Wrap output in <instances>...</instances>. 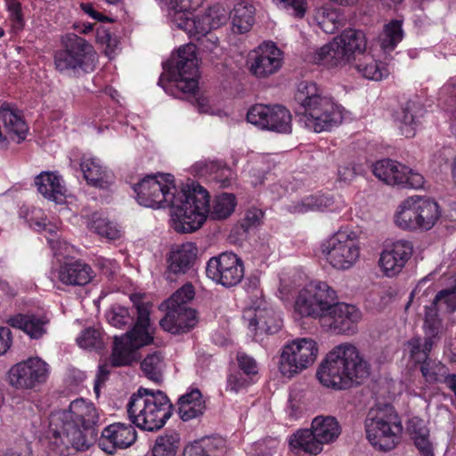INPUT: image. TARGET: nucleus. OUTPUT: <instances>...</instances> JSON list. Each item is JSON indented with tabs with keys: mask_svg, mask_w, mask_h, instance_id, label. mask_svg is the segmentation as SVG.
<instances>
[{
	"mask_svg": "<svg viewBox=\"0 0 456 456\" xmlns=\"http://www.w3.org/2000/svg\"><path fill=\"white\" fill-rule=\"evenodd\" d=\"M100 414L94 404L78 398L69 403L68 410L52 415L50 430L55 444L84 452L96 442Z\"/></svg>",
	"mask_w": 456,
	"mask_h": 456,
	"instance_id": "obj_1",
	"label": "nucleus"
},
{
	"mask_svg": "<svg viewBox=\"0 0 456 456\" xmlns=\"http://www.w3.org/2000/svg\"><path fill=\"white\" fill-rule=\"evenodd\" d=\"M183 198L184 202L177 209L178 223L175 226L176 232L183 233L198 230L208 217L212 220L226 219L237 205L234 194L223 192L216 196L210 207L208 191L196 182L187 184V193Z\"/></svg>",
	"mask_w": 456,
	"mask_h": 456,
	"instance_id": "obj_2",
	"label": "nucleus"
},
{
	"mask_svg": "<svg viewBox=\"0 0 456 456\" xmlns=\"http://www.w3.org/2000/svg\"><path fill=\"white\" fill-rule=\"evenodd\" d=\"M370 375V364L352 344L335 346L319 367L316 376L320 382L337 390L360 384Z\"/></svg>",
	"mask_w": 456,
	"mask_h": 456,
	"instance_id": "obj_3",
	"label": "nucleus"
},
{
	"mask_svg": "<svg viewBox=\"0 0 456 456\" xmlns=\"http://www.w3.org/2000/svg\"><path fill=\"white\" fill-rule=\"evenodd\" d=\"M295 101L302 109L300 122L315 133L330 131L342 123V108L332 98L323 95L313 82L302 81L297 85Z\"/></svg>",
	"mask_w": 456,
	"mask_h": 456,
	"instance_id": "obj_4",
	"label": "nucleus"
},
{
	"mask_svg": "<svg viewBox=\"0 0 456 456\" xmlns=\"http://www.w3.org/2000/svg\"><path fill=\"white\" fill-rule=\"evenodd\" d=\"M128 418L143 431L161 429L172 416L173 405L165 393L140 387L126 405Z\"/></svg>",
	"mask_w": 456,
	"mask_h": 456,
	"instance_id": "obj_5",
	"label": "nucleus"
},
{
	"mask_svg": "<svg viewBox=\"0 0 456 456\" xmlns=\"http://www.w3.org/2000/svg\"><path fill=\"white\" fill-rule=\"evenodd\" d=\"M163 73L158 84L166 93L176 98L183 95H193L198 89V59L196 45L187 44L181 46L176 56L164 65Z\"/></svg>",
	"mask_w": 456,
	"mask_h": 456,
	"instance_id": "obj_6",
	"label": "nucleus"
},
{
	"mask_svg": "<svg viewBox=\"0 0 456 456\" xmlns=\"http://www.w3.org/2000/svg\"><path fill=\"white\" fill-rule=\"evenodd\" d=\"M131 300L136 308V322L131 330L120 338L115 336L110 359L111 365L114 367L132 364L137 360V349L153 341L150 330L151 305L140 302L136 295H132Z\"/></svg>",
	"mask_w": 456,
	"mask_h": 456,
	"instance_id": "obj_7",
	"label": "nucleus"
},
{
	"mask_svg": "<svg viewBox=\"0 0 456 456\" xmlns=\"http://www.w3.org/2000/svg\"><path fill=\"white\" fill-rule=\"evenodd\" d=\"M364 426L368 441L380 451H390L401 441L402 420L391 404H377L370 408Z\"/></svg>",
	"mask_w": 456,
	"mask_h": 456,
	"instance_id": "obj_8",
	"label": "nucleus"
},
{
	"mask_svg": "<svg viewBox=\"0 0 456 456\" xmlns=\"http://www.w3.org/2000/svg\"><path fill=\"white\" fill-rule=\"evenodd\" d=\"M160 180L156 175H147L139 183L134 184L133 189L136 193V200L142 206L147 208H161L165 205L173 208L174 227L178 223L176 216L179 205L183 203V194L187 189L177 192L173 184V175L170 174L159 175Z\"/></svg>",
	"mask_w": 456,
	"mask_h": 456,
	"instance_id": "obj_9",
	"label": "nucleus"
},
{
	"mask_svg": "<svg viewBox=\"0 0 456 456\" xmlns=\"http://www.w3.org/2000/svg\"><path fill=\"white\" fill-rule=\"evenodd\" d=\"M342 428L333 416L319 415L313 419L310 428L299 429L289 436V444L296 453L318 455L323 446L338 440Z\"/></svg>",
	"mask_w": 456,
	"mask_h": 456,
	"instance_id": "obj_10",
	"label": "nucleus"
},
{
	"mask_svg": "<svg viewBox=\"0 0 456 456\" xmlns=\"http://www.w3.org/2000/svg\"><path fill=\"white\" fill-rule=\"evenodd\" d=\"M367 39L363 31L359 29H346L339 36L314 53V61L327 68L344 66L354 61L366 50Z\"/></svg>",
	"mask_w": 456,
	"mask_h": 456,
	"instance_id": "obj_11",
	"label": "nucleus"
},
{
	"mask_svg": "<svg viewBox=\"0 0 456 456\" xmlns=\"http://www.w3.org/2000/svg\"><path fill=\"white\" fill-rule=\"evenodd\" d=\"M322 253L336 269L351 268L360 256L358 236L351 229L344 228L324 240L321 245Z\"/></svg>",
	"mask_w": 456,
	"mask_h": 456,
	"instance_id": "obj_12",
	"label": "nucleus"
},
{
	"mask_svg": "<svg viewBox=\"0 0 456 456\" xmlns=\"http://www.w3.org/2000/svg\"><path fill=\"white\" fill-rule=\"evenodd\" d=\"M64 49L54 54L55 69L61 74L71 76L85 70L94 55V47L85 38L69 33L63 38Z\"/></svg>",
	"mask_w": 456,
	"mask_h": 456,
	"instance_id": "obj_13",
	"label": "nucleus"
},
{
	"mask_svg": "<svg viewBox=\"0 0 456 456\" xmlns=\"http://www.w3.org/2000/svg\"><path fill=\"white\" fill-rule=\"evenodd\" d=\"M337 299L335 290L327 283L312 282L301 289L296 298L294 309L301 317L319 319L322 324L332 300Z\"/></svg>",
	"mask_w": 456,
	"mask_h": 456,
	"instance_id": "obj_14",
	"label": "nucleus"
},
{
	"mask_svg": "<svg viewBox=\"0 0 456 456\" xmlns=\"http://www.w3.org/2000/svg\"><path fill=\"white\" fill-rule=\"evenodd\" d=\"M317 354L318 346L314 340L308 338H297L283 346L279 370L283 376L291 378L313 365Z\"/></svg>",
	"mask_w": 456,
	"mask_h": 456,
	"instance_id": "obj_15",
	"label": "nucleus"
},
{
	"mask_svg": "<svg viewBox=\"0 0 456 456\" xmlns=\"http://www.w3.org/2000/svg\"><path fill=\"white\" fill-rule=\"evenodd\" d=\"M49 365L39 357L14 364L9 370V382L16 389H34L44 384L49 376Z\"/></svg>",
	"mask_w": 456,
	"mask_h": 456,
	"instance_id": "obj_16",
	"label": "nucleus"
},
{
	"mask_svg": "<svg viewBox=\"0 0 456 456\" xmlns=\"http://www.w3.org/2000/svg\"><path fill=\"white\" fill-rule=\"evenodd\" d=\"M290 112L281 105L256 104L247 113V120L260 127L277 133L289 134L292 130Z\"/></svg>",
	"mask_w": 456,
	"mask_h": 456,
	"instance_id": "obj_17",
	"label": "nucleus"
},
{
	"mask_svg": "<svg viewBox=\"0 0 456 456\" xmlns=\"http://www.w3.org/2000/svg\"><path fill=\"white\" fill-rule=\"evenodd\" d=\"M206 273L216 283L228 288L240 282L244 276V268L237 255L224 252L208 260Z\"/></svg>",
	"mask_w": 456,
	"mask_h": 456,
	"instance_id": "obj_18",
	"label": "nucleus"
},
{
	"mask_svg": "<svg viewBox=\"0 0 456 456\" xmlns=\"http://www.w3.org/2000/svg\"><path fill=\"white\" fill-rule=\"evenodd\" d=\"M361 319L362 314L358 308L353 305L338 303L336 299L329 306L322 325L339 334H354Z\"/></svg>",
	"mask_w": 456,
	"mask_h": 456,
	"instance_id": "obj_19",
	"label": "nucleus"
},
{
	"mask_svg": "<svg viewBox=\"0 0 456 456\" xmlns=\"http://www.w3.org/2000/svg\"><path fill=\"white\" fill-rule=\"evenodd\" d=\"M137 435L131 424L113 423L104 428L96 442L99 448L108 454L126 449L134 444Z\"/></svg>",
	"mask_w": 456,
	"mask_h": 456,
	"instance_id": "obj_20",
	"label": "nucleus"
},
{
	"mask_svg": "<svg viewBox=\"0 0 456 456\" xmlns=\"http://www.w3.org/2000/svg\"><path fill=\"white\" fill-rule=\"evenodd\" d=\"M282 52L273 43L260 45L250 57V72L258 78L268 77L281 68Z\"/></svg>",
	"mask_w": 456,
	"mask_h": 456,
	"instance_id": "obj_21",
	"label": "nucleus"
},
{
	"mask_svg": "<svg viewBox=\"0 0 456 456\" xmlns=\"http://www.w3.org/2000/svg\"><path fill=\"white\" fill-rule=\"evenodd\" d=\"M412 252L413 245L409 240H400L387 246L381 252L379 261L385 275L394 277L400 273Z\"/></svg>",
	"mask_w": 456,
	"mask_h": 456,
	"instance_id": "obj_22",
	"label": "nucleus"
},
{
	"mask_svg": "<svg viewBox=\"0 0 456 456\" xmlns=\"http://www.w3.org/2000/svg\"><path fill=\"white\" fill-rule=\"evenodd\" d=\"M243 319L248 322L254 337L274 334L280 330L282 322L276 313L266 305L245 310Z\"/></svg>",
	"mask_w": 456,
	"mask_h": 456,
	"instance_id": "obj_23",
	"label": "nucleus"
},
{
	"mask_svg": "<svg viewBox=\"0 0 456 456\" xmlns=\"http://www.w3.org/2000/svg\"><path fill=\"white\" fill-rule=\"evenodd\" d=\"M198 254V248L192 242L175 245L170 249L167 262V279L174 281L175 276L188 273L193 266Z\"/></svg>",
	"mask_w": 456,
	"mask_h": 456,
	"instance_id": "obj_24",
	"label": "nucleus"
},
{
	"mask_svg": "<svg viewBox=\"0 0 456 456\" xmlns=\"http://www.w3.org/2000/svg\"><path fill=\"white\" fill-rule=\"evenodd\" d=\"M198 322L196 311L191 307L167 308L166 316L159 322L166 331L172 334L185 333Z\"/></svg>",
	"mask_w": 456,
	"mask_h": 456,
	"instance_id": "obj_25",
	"label": "nucleus"
},
{
	"mask_svg": "<svg viewBox=\"0 0 456 456\" xmlns=\"http://www.w3.org/2000/svg\"><path fill=\"white\" fill-rule=\"evenodd\" d=\"M227 11L220 4H215L202 15L195 16L193 20L185 23L187 34H204L219 28L227 20Z\"/></svg>",
	"mask_w": 456,
	"mask_h": 456,
	"instance_id": "obj_26",
	"label": "nucleus"
},
{
	"mask_svg": "<svg viewBox=\"0 0 456 456\" xmlns=\"http://www.w3.org/2000/svg\"><path fill=\"white\" fill-rule=\"evenodd\" d=\"M93 270L90 265L81 261L66 263L53 273V280L58 279L61 283L71 286H84L91 281Z\"/></svg>",
	"mask_w": 456,
	"mask_h": 456,
	"instance_id": "obj_27",
	"label": "nucleus"
},
{
	"mask_svg": "<svg viewBox=\"0 0 456 456\" xmlns=\"http://www.w3.org/2000/svg\"><path fill=\"white\" fill-rule=\"evenodd\" d=\"M49 322V318L45 314H17L9 318L7 323L22 330L30 338L38 339L47 332Z\"/></svg>",
	"mask_w": 456,
	"mask_h": 456,
	"instance_id": "obj_28",
	"label": "nucleus"
},
{
	"mask_svg": "<svg viewBox=\"0 0 456 456\" xmlns=\"http://www.w3.org/2000/svg\"><path fill=\"white\" fill-rule=\"evenodd\" d=\"M37 191L45 199L55 203H61L65 199V188L61 184V176L56 173L44 171L35 177Z\"/></svg>",
	"mask_w": 456,
	"mask_h": 456,
	"instance_id": "obj_29",
	"label": "nucleus"
},
{
	"mask_svg": "<svg viewBox=\"0 0 456 456\" xmlns=\"http://www.w3.org/2000/svg\"><path fill=\"white\" fill-rule=\"evenodd\" d=\"M424 115L423 105L418 101H408L397 113L402 134L408 138L415 135L416 128Z\"/></svg>",
	"mask_w": 456,
	"mask_h": 456,
	"instance_id": "obj_30",
	"label": "nucleus"
},
{
	"mask_svg": "<svg viewBox=\"0 0 456 456\" xmlns=\"http://www.w3.org/2000/svg\"><path fill=\"white\" fill-rule=\"evenodd\" d=\"M169 8L168 16L172 23L185 32V23L193 20L191 11L201 5L203 0H163Z\"/></svg>",
	"mask_w": 456,
	"mask_h": 456,
	"instance_id": "obj_31",
	"label": "nucleus"
},
{
	"mask_svg": "<svg viewBox=\"0 0 456 456\" xmlns=\"http://www.w3.org/2000/svg\"><path fill=\"white\" fill-rule=\"evenodd\" d=\"M192 168L200 176L213 174V179L220 188L229 187L234 179L232 171L219 162L201 160L196 162Z\"/></svg>",
	"mask_w": 456,
	"mask_h": 456,
	"instance_id": "obj_32",
	"label": "nucleus"
},
{
	"mask_svg": "<svg viewBox=\"0 0 456 456\" xmlns=\"http://www.w3.org/2000/svg\"><path fill=\"white\" fill-rule=\"evenodd\" d=\"M205 409L206 406L201 393L197 388L183 395L178 401V413L183 421H189L201 416Z\"/></svg>",
	"mask_w": 456,
	"mask_h": 456,
	"instance_id": "obj_33",
	"label": "nucleus"
},
{
	"mask_svg": "<svg viewBox=\"0 0 456 456\" xmlns=\"http://www.w3.org/2000/svg\"><path fill=\"white\" fill-rule=\"evenodd\" d=\"M354 67L366 79L379 81L388 76L385 66L378 62L370 53L360 54L354 61Z\"/></svg>",
	"mask_w": 456,
	"mask_h": 456,
	"instance_id": "obj_34",
	"label": "nucleus"
},
{
	"mask_svg": "<svg viewBox=\"0 0 456 456\" xmlns=\"http://www.w3.org/2000/svg\"><path fill=\"white\" fill-rule=\"evenodd\" d=\"M417 213L415 196L409 197L398 207V210L395 215V223L403 230L414 231L420 229Z\"/></svg>",
	"mask_w": 456,
	"mask_h": 456,
	"instance_id": "obj_35",
	"label": "nucleus"
},
{
	"mask_svg": "<svg viewBox=\"0 0 456 456\" xmlns=\"http://www.w3.org/2000/svg\"><path fill=\"white\" fill-rule=\"evenodd\" d=\"M417 210L421 230H430L441 216L438 204L427 197L415 196Z\"/></svg>",
	"mask_w": 456,
	"mask_h": 456,
	"instance_id": "obj_36",
	"label": "nucleus"
},
{
	"mask_svg": "<svg viewBox=\"0 0 456 456\" xmlns=\"http://www.w3.org/2000/svg\"><path fill=\"white\" fill-rule=\"evenodd\" d=\"M255 8L245 2L238 3L231 12L232 31L238 34L248 32L255 22Z\"/></svg>",
	"mask_w": 456,
	"mask_h": 456,
	"instance_id": "obj_37",
	"label": "nucleus"
},
{
	"mask_svg": "<svg viewBox=\"0 0 456 456\" xmlns=\"http://www.w3.org/2000/svg\"><path fill=\"white\" fill-rule=\"evenodd\" d=\"M0 118L4 122L5 129L11 134V138L17 142L25 139L28 132V126L23 118L9 107H1Z\"/></svg>",
	"mask_w": 456,
	"mask_h": 456,
	"instance_id": "obj_38",
	"label": "nucleus"
},
{
	"mask_svg": "<svg viewBox=\"0 0 456 456\" xmlns=\"http://www.w3.org/2000/svg\"><path fill=\"white\" fill-rule=\"evenodd\" d=\"M80 167L87 183L99 188L107 186L108 175L98 159H83Z\"/></svg>",
	"mask_w": 456,
	"mask_h": 456,
	"instance_id": "obj_39",
	"label": "nucleus"
},
{
	"mask_svg": "<svg viewBox=\"0 0 456 456\" xmlns=\"http://www.w3.org/2000/svg\"><path fill=\"white\" fill-rule=\"evenodd\" d=\"M180 445V436L175 431H168L159 436L151 447V456H175Z\"/></svg>",
	"mask_w": 456,
	"mask_h": 456,
	"instance_id": "obj_40",
	"label": "nucleus"
},
{
	"mask_svg": "<svg viewBox=\"0 0 456 456\" xmlns=\"http://www.w3.org/2000/svg\"><path fill=\"white\" fill-rule=\"evenodd\" d=\"M164 369L165 361L160 352L149 354L141 362V370L143 375L155 383H160L162 381Z\"/></svg>",
	"mask_w": 456,
	"mask_h": 456,
	"instance_id": "obj_41",
	"label": "nucleus"
},
{
	"mask_svg": "<svg viewBox=\"0 0 456 456\" xmlns=\"http://www.w3.org/2000/svg\"><path fill=\"white\" fill-rule=\"evenodd\" d=\"M394 171L395 182H391V185H398L402 188L419 189L424 184L423 175L405 165L398 162V167H395Z\"/></svg>",
	"mask_w": 456,
	"mask_h": 456,
	"instance_id": "obj_42",
	"label": "nucleus"
},
{
	"mask_svg": "<svg viewBox=\"0 0 456 456\" xmlns=\"http://www.w3.org/2000/svg\"><path fill=\"white\" fill-rule=\"evenodd\" d=\"M87 227L108 240H116L120 236L117 226L100 213H93L87 221Z\"/></svg>",
	"mask_w": 456,
	"mask_h": 456,
	"instance_id": "obj_43",
	"label": "nucleus"
},
{
	"mask_svg": "<svg viewBox=\"0 0 456 456\" xmlns=\"http://www.w3.org/2000/svg\"><path fill=\"white\" fill-rule=\"evenodd\" d=\"M332 199L323 195H310L289 207L291 213L303 214L308 211L322 210L332 204Z\"/></svg>",
	"mask_w": 456,
	"mask_h": 456,
	"instance_id": "obj_44",
	"label": "nucleus"
},
{
	"mask_svg": "<svg viewBox=\"0 0 456 456\" xmlns=\"http://www.w3.org/2000/svg\"><path fill=\"white\" fill-rule=\"evenodd\" d=\"M403 37V31L401 22L399 20H393L385 25L383 32L379 35L380 47L385 52H391L402 41Z\"/></svg>",
	"mask_w": 456,
	"mask_h": 456,
	"instance_id": "obj_45",
	"label": "nucleus"
},
{
	"mask_svg": "<svg viewBox=\"0 0 456 456\" xmlns=\"http://www.w3.org/2000/svg\"><path fill=\"white\" fill-rule=\"evenodd\" d=\"M107 320L113 327L122 329L131 326L134 323V313L126 307L119 305H114L107 312Z\"/></svg>",
	"mask_w": 456,
	"mask_h": 456,
	"instance_id": "obj_46",
	"label": "nucleus"
},
{
	"mask_svg": "<svg viewBox=\"0 0 456 456\" xmlns=\"http://www.w3.org/2000/svg\"><path fill=\"white\" fill-rule=\"evenodd\" d=\"M420 366L422 376L428 383H436L439 379L446 374V366L441 362H436L429 358L423 361Z\"/></svg>",
	"mask_w": 456,
	"mask_h": 456,
	"instance_id": "obj_47",
	"label": "nucleus"
},
{
	"mask_svg": "<svg viewBox=\"0 0 456 456\" xmlns=\"http://www.w3.org/2000/svg\"><path fill=\"white\" fill-rule=\"evenodd\" d=\"M194 295L193 286L186 283L166 301L167 308L189 307L187 304L193 299Z\"/></svg>",
	"mask_w": 456,
	"mask_h": 456,
	"instance_id": "obj_48",
	"label": "nucleus"
},
{
	"mask_svg": "<svg viewBox=\"0 0 456 456\" xmlns=\"http://www.w3.org/2000/svg\"><path fill=\"white\" fill-rule=\"evenodd\" d=\"M395 167H398L397 161L386 159L373 164L372 172L377 178L391 185V182H395L394 169Z\"/></svg>",
	"mask_w": 456,
	"mask_h": 456,
	"instance_id": "obj_49",
	"label": "nucleus"
},
{
	"mask_svg": "<svg viewBox=\"0 0 456 456\" xmlns=\"http://www.w3.org/2000/svg\"><path fill=\"white\" fill-rule=\"evenodd\" d=\"M424 330L426 336L436 337L441 329L438 308L434 304L425 308Z\"/></svg>",
	"mask_w": 456,
	"mask_h": 456,
	"instance_id": "obj_50",
	"label": "nucleus"
},
{
	"mask_svg": "<svg viewBox=\"0 0 456 456\" xmlns=\"http://www.w3.org/2000/svg\"><path fill=\"white\" fill-rule=\"evenodd\" d=\"M439 303L446 306L448 313L452 314L456 311V282L452 287L441 289L436 293L432 304L437 306Z\"/></svg>",
	"mask_w": 456,
	"mask_h": 456,
	"instance_id": "obj_51",
	"label": "nucleus"
},
{
	"mask_svg": "<svg viewBox=\"0 0 456 456\" xmlns=\"http://www.w3.org/2000/svg\"><path fill=\"white\" fill-rule=\"evenodd\" d=\"M77 342L83 348H97L102 345L101 334L97 330L88 328L77 338Z\"/></svg>",
	"mask_w": 456,
	"mask_h": 456,
	"instance_id": "obj_52",
	"label": "nucleus"
},
{
	"mask_svg": "<svg viewBox=\"0 0 456 456\" xmlns=\"http://www.w3.org/2000/svg\"><path fill=\"white\" fill-rule=\"evenodd\" d=\"M96 39L98 43L106 46L105 53L109 56L114 53L118 47V40L116 37H114L108 29H97Z\"/></svg>",
	"mask_w": 456,
	"mask_h": 456,
	"instance_id": "obj_53",
	"label": "nucleus"
},
{
	"mask_svg": "<svg viewBox=\"0 0 456 456\" xmlns=\"http://www.w3.org/2000/svg\"><path fill=\"white\" fill-rule=\"evenodd\" d=\"M264 217V212L256 208H249L246 214L245 217L241 222V227L245 232H248L249 229L253 227L258 226L262 219Z\"/></svg>",
	"mask_w": 456,
	"mask_h": 456,
	"instance_id": "obj_54",
	"label": "nucleus"
},
{
	"mask_svg": "<svg viewBox=\"0 0 456 456\" xmlns=\"http://www.w3.org/2000/svg\"><path fill=\"white\" fill-rule=\"evenodd\" d=\"M237 362L239 367L247 376L257 373V363L256 360L244 352H238Z\"/></svg>",
	"mask_w": 456,
	"mask_h": 456,
	"instance_id": "obj_55",
	"label": "nucleus"
},
{
	"mask_svg": "<svg viewBox=\"0 0 456 456\" xmlns=\"http://www.w3.org/2000/svg\"><path fill=\"white\" fill-rule=\"evenodd\" d=\"M250 383V379L242 373L236 371L231 373L227 379V390L238 393Z\"/></svg>",
	"mask_w": 456,
	"mask_h": 456,
	"instance_id": "obj_56",
	"label": "nucleus"
},
{
	"mask_svg": "<svg viewBox=\"0 0 456 456\" xmlns=\"http://www.w3.org/2000/svg\"><path fill=\"white\" fill-rule=\"evenodd\" d=\"M408 431L412 440L429 436V430L424 421L419 418H412L408 423Z\"/></svg>",
	"mask_w": 456,
	"mask_h": 456,
	"instance_id": "obj_57",
	"label": "nucleus"
},
{
	"mask_svg": "<svg viewBox=\"0 0 456 456\" xmlns=\"http://www.w3.org/2000/svg\"><path fill=\"white\" fill-rule=\"evenodd\" d=\"M191 37H195L202 49L213 52L218 45V38L210 31L202 34H187Z\"/></svg>",
	"mask_w": 456,
	"mask_h": 456,
	"instance_id": "obj_58",
	"label": "nucleus"
},
{
	"mask_svg": "<svg viewBox=\"0 0 456 456\" xmlns=\"http://www.w3.org/2000/svg\"><path fill=\"white\" fill-rule=\"evenodd\" d=\"M452 157V152L447 148H443L439 150L436 153L433 155L432 162L435 166V168H438L441 172L447 170L450 167V159Z\"/></svg>",
	"mask_w": 456,
	"mask_h": 456,
	"instance_id": "obj_59",
	"label": "nucleus"
},
{
	"mask_svg": "<svg viewBox=\"0 0 456 456\" xmlns=\"http://www.w3.org/2000/svg\"><path fill=\"white\" fill-rule=\"evenodd\" d=\"M411 358L416 363H421L426 360V353L422 350L421 340L419 338H413L407 342Z\"/></svg>",
	"mask_w": 456,
	"mask_h": 456,
	"instance_id": "obj_60",
	"label": "nucleus"
},
{
	"mask_svg": "<svg viewBox=\"0 0 456 456\" xmlns=\"http://www.w3.org/2000/svg\"><path fill=\"white\" fill-rule=\"evenodd\" d=\"M319 24L326 33H333L340 25L338 14L334 11L329 12L326 14H323Z\"/></svg>",
	"mask_w": 456,
	"mask_h": 456,
	"instance_id": "obj_61",
	"label": "nucleus"
},
{
	"mask_svg": "<svg viewBox=\"0 0 456 456\" xmlns=\"http://www.w3.org/2000/svg\"><path fill=\"white\" fill-rule=\"evenodd\" d=\"M285 9H292L293 15L298 18L304 17L306 10L305 0H278Z\"/></svg>",
	"mask_w": 456,
	"mask_h": 456,
	"instance_id": "obj_62",
	"label": "nucleus"
},
{
	"mask_svg": "<svg viewBox=\"0 0 456 456\" xmlns=\"http://www.w3.org/2000/svg\"><path fill=\"white\" fill-rule=\"evenodd\" d=\"M12 344V331L8 327H0V356L4 354Z\"/></svg>",
	"mask_w": 456,
	"mask_h": 456,
	"instance_id": "obj_63",
	"label": "nucleus"
},
{
	"mask_svg": "<svg viewBox=\"0 0 456 456\" xmlns=\"http://www.w3.org/2000/svg\"><path fill=\"white\" fill-rule=\"evenodd\" d=\"M415 446L422 456H434L433 446L429 441V436H424L413 440Z\"/></svg>",
	"mask_w": 456,
	"mask_h": 456,
	"instance_id": "obj_64",
	"label": "nucleus"
}]
</instances>
